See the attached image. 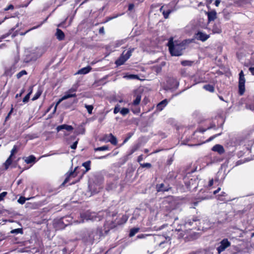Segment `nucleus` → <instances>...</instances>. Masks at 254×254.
I'll return each mask as SVG.
<instances>
[{"label": "nucleus", "mask_w": 254, "mask_h": 254, "mask_svg": "<svg viewBox=\"0 0 254 254\" xmlns=\"http://www.w3.org/2000/svg\"><path fill=\"white\" fill-rule=\"evenodd\" d=\"M39 26H34V27H33V28H31V29H30L28 30L27 31H26L25 32H24V33H20V35H22V36H23V35H25V34H26V33H27V32H28L29 31H30V30H33V29H36V28H37L38 27H39Z\"/></svg>", "instance_id": "nucleus-49"}, {"label": "nucleus", "mask_w": 254, "mask_h": 254, "mask_svg": "<svg viewBox=\"0 0 254 254\" xmlns=\"http://www.w3.org/2000/svg\"><path fill=\"white\" fill-rule=\"evenodd\" d=\"M139 230L138 228H133L130 229L129 236L130 237H132L135 235Z\"/></svg>", "instance_id": "nucleus-28"}, {"label": "nucleus", "mask_w": 254, "mask_h": 254, "mask_svg": "<svg viewBox=\"0 0 254 254\" xmlns=\"http://www.w3.org/2000/svg\"><path fill=\"white\" fill-rule=\"evenodd\" d=\"M41 94V92L40 91H37V92L35 94L34 97L32 98V100L33 101L37 100V99H38L39 98Z\"/></svg>", "instance_id": "nucleus-43"}, {"label": "nucleus", "mask_w": 254, "mask_h": 254, "mask_svg": "<svg viewBox=\"0 0 254 254\" xmlns=\"http://www.w3.org/2000/svg\"><path fill=\"white\" fill-rule=\"evenodd\" d=\"M11 234H23V230L22 228H17L15 229L12 230L10 231Z\"/></svg>", "instance_id": "nucleus-30"}, {"label": "nucleus", "mask_w": 254, "mask_h": 254, "mask_svg": "<svg viewBox=\"0 0 254 254\" xmlns=\"http://www.w3.org/2000/svg\"><path fill=\"white\" fill-rule=\"evenodd\" d=\"M209 22L214 20L216 18L217 13L215 10H211L207 13Z\"/></svg>", "instance_id": "nucleus-19"}, {"label": "nucleus", "mask_w": 254, "mask_h": 254, "mask_svg": "<svg viewBox=\"0 0 254 254\" xmlns=\"http://www.w3.org/2000/svg\"><path fill=\"white\" fill-rule=\"evenodd\" d=\"M109 155V154L107 155V156H103L99 157H98V159H101L105 158Z\"/></svg>", "instance_id": "nucleus-64"}, {"label": "nucleus", "mask_w": 254, "mask_h": 254, "mask_svg": "<svg viewBox=\"0 0 254 254\" xmlns=\"http://www.w3.org/2000/svg\"><path fill=\"white\" fill-rule=\"evenodd\" d=\"M72 218L69 216L64 217L59 220V224L62 225L61 228H64L65 226L69 224L71 222Z\"/></svg>", "instance_id": "nucleus-12"}, {"label": "nucleus", "mask_w": 254, "mask_h": 254, "mask_svg": "<svg viewBox=\"0 0 254 254\" xmlns=\"http://www.w3.org/2000/svg\"><path fill=\"white\" fill-rule=\"evenodd\" d=\"M17 151V147L15 145H14L12 148V149L11 150V154L10 156L11 157L14 155V153H15Z\"/></svg>", "instance_id": "nucleus-47"}, {"label": "nucleus", "mask_w": 254, "mask_h": 254, "mask_svg": "<svg viewBox=\"0 0 254 254\" xmlns=\"http://www.w3.org/2000/svg\"><path fill=\"white\" fill-rule=\"evenodd\" d=\"M32 93V90L28 93L23 99V102L25 103L28 102L30 98V94Z\"/></svg>", "instance_id": "nucleus-41"}, {"label": "nucleus", "mask_w": 254, "mask_h": 254, "mask_svg": "<svg viewBox=\"0 0 254 254\" xmlns=\"http://www.w3.org/2000/svg\"><path fill=\"white\" fill-rule=\"evenodd\" d=\"M90 161H87L82 163V166L86 169V170L83 172L82 175L90 170Z\"/></svg>", "instance_id": "nucleus-26"}, {"label": "nucleus", "mask_w": 254, "mask_h": 254, "mask_svg": "<svg viewBox=\"0 0 254 254\" xmlns=\"http://www.w3.org/2000/svg\"><path fill=\"white\" fill-rule=\"evenodd\" d=\"M209 37V35L206 34L201 31H198L194 35V37L196 39L202 42L206 41Z\"/></svg>", "instance_id": "nucleus-11"}, {"label": "nucleus", "mask_w": 254, "mask_h": 254, "mask_svg": "<svg viewBox=\"0 0 254 254\" xmlns=\"http://www.w3.org/2000/svg\"><path fill=\"white\" fill-rule=\"evenodd\" d=\"M24 90L23 89L20 93L17 94L16 95L15 97L17 98H18L19 97H20L22 95V94L24 93Z\"/></svg>", "instance_id": "nucleus-54"}, {"label": "nucleus", "mask_w": 254, "mask_h": 254, "mask_svg": "<svg viewBox=\"0 0 254 254\" xmlns=\"http://www.w3.org/2000/svg\"><path fill=\"white\" fill-rule=\"evenodd\" d=\"M249 70L251 71V72L252 73V74L253 75H254V67H250L249 68Z\"/></svg>", "instance_id": "nucleus-58"}, {"label": "nucleus", "mask_w": 254, "mask_h": 254, "mask_svg": "<svg viewBox=\"0 0 254 254\" xmlns=\"http://www.w3.org/2000/svg\"><path fill=\"white\" fill-rule=\"evenodd\" d=\"M134 49H129L126 53L124 52L121 55L120 58L116 61L115 64L118 66H120L124 64V63L130 57L132 53L134 51Z\"/></svg>", "instance_id": "nucleus-3"}, {"label": "nucleus", "mask_w": 254, "mask_h": 254, "mask_svg": "<svg viewBox=\"0 0 254 254\" xmlns=\"http://www.w3.org/2000/svg\"><path fill=\"white\" fill-rule=\"evenodd\" d=\"M200 219L198 218V216H192L190 218H187L184 223V225L186 227H189L193 226V224L194 222H196L198 221H199Z\"/></svg>", "instance_id": "nucleus-10"}, {"label": "nucleus", "mask_w": 254, "mask_h": 254, "mask_svg": "<svg viewBox=\"0 0 254 254\" xmlns=\"http://www.w3.org/2000/svg\"><path fill=\"white\" fill-rule=\"evenodd\" d=\"M221 133H218V134H215L211 137H210L207 140V142H209V141H212L213 139H214L215 138H216V137L219 136L221 135Z\"/></svg>", "instance_id": "nucleus-45"}, {"label": "nucleus", "mask_w": 254, "mask_h": 254, "mask_svg": "<svg viewBox=\"0 0 254 254\" xmlns=\"http://www.w3.org/2000/svg\"><path fill=\"white\" fill-rule=\"evenodd\" d=\"M245 75L243 70H241L239 73V93L240 95L244 94L245 91Z\"/></svg>", "instance_id": "nucleus-4"}, {"label": "nucleus", "mask_w": 254, "mask_h": 254, "mask_svg": "<svg viewBox=\"0 0 254 254\" xmlns=\"http://www.w3.org/2000/svg\"><path fill=\"white\" fill-rule=\"evenodd\" d=\"M220 2H221L220 0H216L215 1V6L218 7L219 5Z\"/></svg>", "instance_id": "nucleus-55"}, {"label": "nucleus", "mask_w": 254, "mask_h": 254, "mask_svg": "<svg viewBox=\"0 0 254 254\" xmlns=\"http://www.w3.org/2000/svg\"><path fill=\"white\" fill-rule=\"evenodd\" d=\"M13 111V108H11V110L10 111V112H9L8 114V116L6 117V119H7V118H8L9 116L11 114V113Z\"/></svg>", "instance_id": "nucleus-63"}, {"label": "nucleus", "mask_w": 254, "mask_h": 254, "mask_svg": "<svg viewBox=\"0 0 254 254\" xmlns=\"http://www.w3.org/2000/svg\"><path fill=\"white\" fill-rule=\"evenodd\" d=\"M116 214L114 213H111L108 210H104L99 212L97 214L95 212H91L89 211H86L85 213L81 214V220L79 221H74L75 223H83L85 220H96L98 218V220H101L103 218L105 217L108 218L111 216H114Z\"/></svg>", "instance_id": "nucleus-2"}, {"label": "nucleus", "mask_w": 254, "mask_h": 254, "mask_svg": "<svg viewBox=\"0 0 254 254\" xmlns=\"http://www.w3.org/2000/svg\"><path fill=\"white\" fill-rule=\"evenodd\" d=\"M230 245L231 243L227 239L222 240L220 243V245L217 248L218 254L224 251Z\"/></svg>", "instance_id": "nucleus-6"}, {"label": "nucleus", "mask_w": 254, "mask_h": 254, "mask_svg": "<svg viewBox=\"0 0 254 254\" xmlns=\"http://www.w3.org/2000/svg\"><path fill=\"white\" fill-rule=\"evenodd\" d=\"M84 107L86 109L88 114H92V110L93 109V105H88L87 104H85Z\"/></svg>", "instance_id": "nucleus-34"}, {"label": "nucleus", "mask_w": 254, "mask_h": 254, "mask_svg": "<svg viewBox=\"0 0 254 254\" xmlns=\"http://www.w3.org/2000/svg\"><path fill=\"white\" fill-rule=\"evenodd\" d=\"M78 169H79V167H76L75 168V169H74L73 171H71L69 174L67 173L66 177L65 179V180L64 181V182L63 183L62 185H64L65 184L67 183L69 181V179L70 178H74L75 177H76L77 176V170Z\"/></svg>", "instance_id": "nucleus-14"}, {"label": "nucleus", "mask_w": 254, "mask_h": 254, "mask_svg": "<svg viewBox=\"0 0 254 254\" xmlns=\"http://www.w3.org/2000/svg\"><path fill=\"white\" fill-rule=\"evenodd\" d=\"M193 39H186L181 42H174L173 38L170 39L168 42V46L169 51L172 56H180L183 54V50H184L187 46L190 43L193 42Z\"/></svg>", "instance_id": "nucleus-1"}, {"label": "nucleus", "mask_w": 254, "mask_h": 254, "mask_svg": "<svg viewBox=\"0 0 254 254\" xmlns=\"http://www.w3.org/2000/svg\"><path fill=\"white\" fill-rule=\"evenodd\" d=\"M127 219H128V216L127 215H123L122 217L121 220L119 222H118V223L119 225L124 224L127 221Z\"/></svg>", "instance_id": "nucleus-31"}, {"label": "nucleus", "mask_w": 254, "mask_h": 254, "mask_svg": "<svg viewBox=\"0 0 254 254\" xmlns=\"http://www.w3.org/2000/svg\"><path fill=\"white\" fill-rule=\"evenodd\" d=\"M27 74V72L26 70H21V71H20L19 72H18L17 74H16V77L18 78V79H19L22 76H23L24 75H26Z\"/></svg>", "instance_id": "nucleus-39"}, {"label": "nucleus", "mask_w": 254, "mask_h": 254, "mask_svg": "<svg viewBox=\"0 0 254 254\" xmlns=\"http://www.w3.org/2000/svg\"><path fill=\"white\" fill-rule=\"evenodd\" d=\"M14 6L12 4L9 5L6 8H5L6 10H8L9 9H13Z\"/></svg>", "instance_id": "nucleus-57"}, {"label": "nucleus", "mask_w": 254, "mask_h": 254, "mask_svg": "<svg viewBox=\"0 0 254 254\" xmlns=\"http://www.w3.org/2000/svg\"><path fill=\"white\" fill-rule=\"evenodd\" d=\"M99 32L100 34H104V28L103 27L100 28L99 30Z\"/></svg>", "instance_id": "nucleus-56"}, {"label": "nucleus", "mask_w": 254, "mask_h": 254, "mask_svg": "<svg viewBox=\"0 0 254 254\" xmlns=\"http://www.w3.org/2000/svg\"><path fill=\"white\" fill-rule=\"evenodd\" d=\"M31 198H32V197L26 198L25 197L20 196L18 199L17 201L19 203L23 204L25 203L26 200H29Z\"/></svg>", "instance_id": "nucleus-35"}, {"label": "nucleus", "mask_w": 254, "mask_h": 254, "mask_svg": "<svg viewBox=\"0 0 254 254\" xmlns=\"http://www.w3.org/2000/svg\"><path fill=\"white\" fill-rule=\"evenodd\" d=\"M109 149V147L107 145H104L101 147H99L95 148L94 149V150L95 151H105Z\"/></svg>", "instance_id": "nucleus-36"}, {"label": "nucleus", "mask_w": 254, "mask_h": 254, "mask_svg": "<svg viewBox=\"0 0 254 254\" xmlns=\"http://www.w3.org/2000/svg\"><path fill=\"white\" fill-rule=\"evenodd\" d=\"M119 112H120L123 116H125L129 113V110L127 108H123L121 110L120 105L118 104L114 109V114H117Z\"/></svg>", "instance_id": "nucleus-9"}, {"label": "nucleus", "mask_w": 254, "mask_h": 254, "mask_svg": "<svg viewBox=\"0 0 254 254\" xmlns=\"http://www.w3.org/2000/svg\"><path fill=\"white\" fill-rule=\"evenodd\" d=\"M143 160V156L142 155H140L138 156V159H137V161L138 162H140L142 160Z\"/></svg>", "instance_id": "nucleus-59"}, {"label": "nucleus", "mask_w": 254, "mask_h": 254, "mask_svg": "<svg viewBox=\"0 0 254 254\" xmlns=\"http://www.w3.org/2000/svg\"><path fill=\"white\" fill-rule=\"evenodd\" d=\"M56 35L57 39L60 41L63 40L64 38V33L60 29H57Z\"/></svg>", "instance_id": "nucleus-21"}, {"label": "nucleus", "mask_w": 254, "mask_h": 254, "mask_svg": "<svg viewBox=\"0 0 254 254\" xmlns=\"http://www.w3.org/2000/svg\"><path fill=\"white\" fill-rule=\"evenodd\" d=\"M77 86H73L72 87L66 92H65L64 95L58 101V104H60L63 100L67 99L69 98L76 97V95L75 92L77 90Z\"/></svg>", "instance_id": "nucleus-5"}, {"label": "nucleus", "mask_w": 254, "mask_h": 254, "mask_svg": "<svg viewBox=\"0 0 254 254\" xmlns=\"http://www.w3.org/2000/svg\"><path fill=\"white\" fill-rule=\"evenodd\" d=\"M78 143V140L75 141L71 146L70 148L73 149H76Z\"/></svg>", "instance_id": "nucleus-50"}, {"label": "nucleus", "mask_w": 254, "mask_h": 254, "mask_svg": "<svg viewBox=\"0 0 254 254\" xmlns=\"http://www.w3.org/2000/svg\"><path fill=\"white\" fill-rule=\"evenodd\" d=\"M140 166L142 167V168H150L151 167V164L149 163H143V164H140Z\"/></svg>", "instance_id": "nucleus-46"}, {"label": "nucleus", "mask_w": 254, "mask_h": 254, "mask_svg": "<svg viewBox=\"0 0 254 254\" xmlns=\"http://www.w3.org/2000/svg\"><path fill=\"white\" fill-rule=\"evenodd\" d=\"M92 68L90 66H87L86 67L82 68L80 70H79L77 72L78 74H85L86 73H88L90 71Z\"/></svg>", "instance_id": "nucleus-22"}, {"label": "nucleus", "mask_w": 254, "mask_h": 254, "mask_svg": "<svg viewBox=\"0 0 254 254\" xmlns=\"http://www.w3.org/2000/svg\"><path fill=\"white\" fill-rule=\"evenodd\" d=\"M246 108L247 109H249L252 111H254V101L246 105Z\"/></svg>", "instance_id": "nucleus-38"}, {"label": "nucleus", "mask_w": 254, "mask_h": 254, "mask_svg": "<svg viewBox=\"0 0 254 254\" xmlns=\"http://www.w3.org/2000/svg\"><path fill=\"white\" fill-rule=\"evenodd\" d=\"M212 32L213 33H220L221 32V26L219 23L215 24L212 27Z\"/></svg>", "instance_id": "nucleus-24"}, {"label": "nucleus", "mask_w": 254, "mask_h": 254, "mask_svg": "<svg viewBox=\"0 0 254 254\" xmlns=\"http://www.w3.org/2000/svg\"><path fill=\"white\" fill-rule=\"evenodd\" d=\"M165 65V63L162 62L160 65H157L156 66H154L153 67V70L156 73H159L162 70V66Z\"/></svg>", "instance_id": "nucleus-25"}, {"label": "nucleus", "mask_w": 254, "mask_h": 254, "mask_svg": "<svg viewBox=\"0 0 254 254\" xmlns=\"http://www.w3.org/2000/svg\"><path fill=\"white\" fill-rule=\"evenodd\" d=\"M213 180L211 179L209 182L208 186L211 187L213 185Z\"/></svg>", "instance_id": "nucleus-60"}, {"label": "nucleus", "mask_w": 254, "mask_h": 254, "mask_svg": "<svg viewBox=\"0 0 254 254\" xmlns=\"http://www.w3.org/2000/svg\"><path fill=\"white\" fill-rule=\"evenodd\" d=\"M203 88L206 90L210 92H213L214 91V87L210 84H207L203 86Z\"/></svg>", "instance_id": "nucleus-29"}, {"label": "nucleus", "mask_w": 254, "mask_h": 254, "mask_svg": "<svg viewBox=\"0 0 254 254\" xmlns=\"http://www.w3.org/2000/svg\"><path fill=\"white\" fill-rule=\"evenodd\" d=\"M220 190V188H219L217 190H216L214 191L213 193L214 194H216L217 192H218Z\"/></svg>", "instance_id": "nucleus-62"}, {"label": "nucleus", "mask_w": 254, "mask_h": 254, "mask_svg": "<svg viewBox=\"0 0 254 254\" xmlns=\"http://www.w3.org/2000/svg\"><path fill=\"white\" fill-rule=\"evenodd\" d=\"M18 60H15V63L5 68L4 75L6 76L11 77L13 74L16 71V64L17 63Z\"/></svg>", "instance_id": "nucleus-7"}, {"label": "nucleus", "mask_w": 254, "mask_h": 254, "mask_svg": "<svg viewBox=\"0 0 254 254\" xmlns=\"http://www.w3.org/2000/svg\"><path fill=\"white\" fill-rule=\"evenodd\" d=\"M193 62L190 61H183L181 64L183 66H191Z\"/></svg>", "instance_id": "nucleus-40"}, {"label": "nucleus", "mask_w": 254, "mask_h": 254, "mask_svg": "<svg viewBox=\"0 0 254 254\" xmlns=\"http://www.w3.org/2000/svg\"><path fill=\"white\" fill-rule=\"evenodd\" d=\"M12 162L11 160V156H9L8 159L6 160L5 163H4L5 169H7L8 168V166L11 164Z\"/></svg>", "instance_id": "nucleus-32"}, {"label": "nucleus", "mask_w": 254, "mask_h": 254, "mask_svg": "<svg viewBox=\"0 0 254 254\" xmlns=\"http://www.w3.org/2000/svg\"><path fill=\"white\" fill-rule=\"evenodd\" d=\"M128 77L131 79H139L138 75L134 74H130L128 76Z\"/></svg>", "instance_id": "nucleus-51"}, {"label": "nucleus", "mask_w": 254, "mask_h": 254, "mask_svg": "<svg viewBox=\"0 0 254 254\" xmlns=\"http://www.w3.org/2000/svg\"><path fill=\"white\" fill-rule=\"evenodd\" d=\"M36 158L33 155H30L24 158V161L27 164H30L35 162Z\"/></svg>", "instance_id": "nucleus-27"}, {"label": "nucleus", "mask_w": 254, "mask_h": 254, "mask_svg": "<svg viewBox=\"0 0 254 254\" xmlns=\"http://www.w3.org/2000/svg\"><path fill=\"white\" fill-rule=\"evenodd\" d=\"M171 188L169 186H165L164 184L162 183L156 185V190L158 192L167 191Z\"/></svg>", "instance_id": "nucleus-17"}, {"label": "nucleus", "mask_w": 254, "mask_h": 254, "mask_svg": "<svg viewBox=\"0 0 254 254\" xmlns=\"http://www.w3.org/2000/svg\"><path fill=\"white\" fill-rule=\"evenodd\" d=\"M103 235L102 230L100 228H97L93 231L89 235V238L93 240H99Z\"/></svg>", "instance_id": "nucleus-8"}, {"label": "nucleus", "mask_w": 254, "mask_h": 254, "mask_svg": "<svg viewBox=\"0 0 254 254\" xmlns=\"http://www.w3.org/2000/svg\"><path fill=\"white\" fill-rule=\"evenodd\" d=\"M133 8H134V4H133L130 3V4H129L128 8V10L131 11V10L133 9Z\"/></svg>", "instance_id": "nucleus-52"}, {"label": "nucleus", "mask_w": 254, "mask_h": 254, "mask_svg": "<svg viewBox=\"0 0 254 254\" xmlns=\"http://www.w3.org/2000/svg\"><path fill=\"white\" fill-rule=\"evenodd\" d=\"M239 5L241 6L250 3L251 0H239Z\"/></svg>", "instance_id": "nucleus-42"}, {"label": "nucleus", "mask_w": 254, "mask_h": 254, "mask_svg": "<svg viewBox=\"0 0 254 254\" xmlns=\"http://www.w3.org/2000/svg\"><path fill=\"white\" fill-rule=\"evenodd\" d=\"M177 175L175 172H170L166 177V180L169 181H174Z\"/></svg>", "instance_id": "nucleus-23"}, {"label": "nucleus", "mask_w": 254, "mask_h": 254, "mask_svg": "<svg viewBox=\"0 0 254 254\" xmlns=\"http://www.w3.org/2000/svg\"><path fill=\"white\" fill-rule=\"evenodd\" d=\"M105 137H110V139H104V141L110 142L114 145H117V139L112 133L105 135Z\"/></svg>", "instance_id": "nucleus-15"}, {"label": "nucleus", "mask_w": 254, "mask_h": 254, "mask_svg": "<svg viewBox=\"0 0 254 254\" xmlns=\"http://www.w3.org/2000/svg\"><path fill=\"white\" fill-rule=\"evenodd\" d=\"M145 237V236L143 234H140L137 236V238L138 239H142L144 238Z\"/></svg>", "instance_id": "nucleus-61"}, {"label": "nucleus", "mask_w": 254, "mask_h": 254, "mask_svg": "<svg viewBox=\"0 0 254 254\" xmlns=\"http://www.w3.org/2000/svg\"><path fill=\"white\" fill-rule=\"evenodd\" d=\"M141 95H137L136 96L135 100L133 101V104L134 105H137L140 103L141 100Z\"/></svg>", "instance_id": "nucleus-33"}, {"label": "nucleus", "mask_w": 254, "mask_h": 254, "mask_svg": "<svg viewBox=\"0 0 254 254\" xmlns=\"http://www.w3.org/2000/svg\"><path fill=\"white\" fill-rule=\"evenodd\" d=\"M137 147H136V146H134L131 150L130 151V154H132L133 153H134L136 150H137Z\"/></svg>", "instance_id": "nucleus-53"}, {"label": "nucleus", "mask_w": 254, "mask_h": 254, "mask_svg": "<svg viewBox=\"0 0 254 254\" xmlns=\"http://www.w3.org/2000/svg\"><path fill=\"white\" fill-rule=\"evenodd\" d=\"M194 81L195 82V83H198L204 82V80L202 78H198L197 79V76H195L194 77Z\"/></svg>", "instance_id": "nucleus-44"}, {"label": "nucleus", "mask_w": 254, "mask_h": 254, "mask_svg": "<svg viewBox=\"0 0 254 254\" xmlns=\"http://www.w3.org/2000/svg\"><path fill=\"white\" fill-rule=\"evenodd\" d=\"M168 102L167 99L163 100L157 104L156 107L157 110L159 111H162L164 108V107L166 106V105L168 104Z\"/></svg>", "instance_id": "nucleus-20"}, {"label": "nucleus", "mask_w": 254, "mask_h": 254, "mask_svg": "<svg viewBox=\"0 0 254 254\" xmlns=\"http://www.w3.org/2000/svg\"><path fill=\"white\" fill-rule=\"evenodd\" d=\"M172 10H168L167 11H165V10H163L162 11V14L164 16V17L165 18V19H167L169 16V14L172 12Z\"/></svg>", "instance_id": "nucleus-37"}, {"label": "nucleus", "mask_w": 254, "mask_h": 254, "mask_svg": "<svg viewBox=\"0 0 254 254\" xmlns=\"http://www.w3.org/2000/svg\"><path fill=\"white\" fill-rule=\"evenodd\" d=\"M212 150L218 152L219 154L224 153L225 150L223 146L220 144L215 145L212 148Z\"/></svg>", "instance_id": "nucleus-16"}, {"label": "nucleus", "mask_w": 254, "mask_h": 254, "mask_svg": "<svg viewBox=\"0 0 254 254\" xmlns=\"http://www.w3.org/2000/svg\"><path fill=\"white\" fill-rule=\"evenodd\" d=\"M7 194V192L3 191L0 194V201H2Z\"/></svg>", "instance_id": "nucleus-48"}, {"label": "nucleus", "mask_w": 254, "mask_h": 254, "mask_svg": "<svg viewBox=\"0 0 254 254\" xmlns=\"http://www.w3.org/2000/svg\"><path fill=\"white\" fill-rule=\"evenodd\" d=\"M63 129H65L67 131H71L73 129V127L70 125H67L65 124L62 125L61 126H59L57 127V130L58 131L62 130Z\"/></svg>", "instance_id": "nucleus-18"}, {"label": "nucleus", "mask_w": 254, "mask_h": 254, "mask_svg": "<svg viewBox=\"0 0 254 254\" xmlns=\"http://www.w3.org/2000/svg\"><path fill=\"white\" fill-rule=\"evenodd\" d=\"M38 51L37 53H32L30 55V58L29 59H28V58L25 59L24 61L26 63H28L30 61H35L39 58L42 55V52H40V49H37Z\"/></svg>", "instance_id": "nucleus-13"}]
</instances>
